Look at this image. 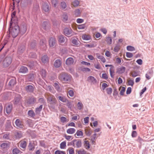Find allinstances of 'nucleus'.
Here are the masks:
<instances>
[{
    "mask_svg": "<svg viewBox=\"0 0 154 154\" xmlns=\"http://www.w3.org/2000/svg\"><path fill=\"white\" fill-rule=\"evenodd\" d=\"M108 87V85L106 83H103L102 85V88L103 90H104L105 89Z\"/></svg>",
    "mask_w": 154,
    "mask_h": 154,
    "instance_id": "64",
    "label": "nucleus"
},
{
    "mask_svg": "<svg viewBox=\"0 0 154 154\" xmlns=\"http://www.w3.org/2000/svg\"><path fill=\"white\" fill-rule=\"evenodd\" d=\"M120 49V47L119 45H117L114 48V51L115 52H118Z\"/></svg>",
    "mask_w": 154,
    "mask_h": 154,
    "instance_id": "58",
    "label": "nucleus"
},
{
    "mask_svg": "<svg viewBox=\"0 0 154 154\" xmlns=\"http://www.w3.org/2000/svg\"><path fill=\"white\" fill-rule=\"evenodd\" d=\"M28 115L31 117H34L35 115L34 111L32 110H30L28 112Z\"/></svg>",
    "mask_w": 154,
    "mask_h": 154,
    "instance_id": "39",
    "label": "nucleus"
},
{
    "mask_svg": "<svg viewBox=\"0 0 154 154\" xmlns=\"http://www.w3.org/2000/svg\"><path fill=\"white\" fill-rule=\"evenodd\" d=\"M68 94L71 97H73L74 95V92L72 90L69 91Z\"/></svg>",
    "mask_w": 154,
    "mask_h": 154,
    "instance_id": "63",
    "label": "nucleus"
},
{
    "mask_svg": "<svg viewBox=\"0 0 154 154\" xmlns=\"http://www.w3.org/2000/svg\"><path fill=\"white\" fill-rule=\"evenodd\" d=\"M41 60L43 63H45L48 62L49 59L46 55H45L42 57Z\"/></svg>",
    "mask_w": 154,
    "mask_h": 154,
    "instance_id": "15",
    "label": "nucleus"
},
{
    "mask_svg": "<svg viewBox=\"0 0 154 154\" xmlns=\"http://www.w3.org/2000/svg\"><path fill=\"white\" fill-rule=\"evenodd\" d=\"M42 107L43 105H41L38 107L36 108L35 110L36 113V114H39L42 109Z\"/></svg>",
    "mask_w": 154,
    "mask_h": 154,
    "instance_id": "30",
    "label": "nucleus"
},
{
    "mask_svg": "<svg viewBox=\"0 0 154 154\" xmlns=\"http://www.w3.org/2000/svg\"><path fill=\"white\" fill-rule=\"evenodd\" d=\"M20 96L16 97L14 99L15 103L17 104L20 100Z\"/></svg>",
    "mask_w": 154,
    "mask_h": 154,
    "instance_id": "56",
    "label": "nucleus"
},
{
    "mask_svg": "<svg viewBox=\"0 0 154 154\" xmlns=\"http://www.w3.org/2000/svg\"><path fill=\"white\" fill-rule=\"evenodd\" d=\"M27 92H32L34 90L33 87L30 85L27 86L25 88Z\"/></svg>",
    "mask_w": 154,
    "mask_h": 154,
    "instance_id": "18",
    "label": "nucleus"
},
{
    "mask_svg": "<svg viewBox=\"0 0 154 154\" xmlns=\"http://www.w3.org/2000/svg\"><path fill=\"white\" fill-rule=\"evenodd\" d=\"M82 38L84 40H88L91 39V37L89 35L84 34L82 35Z\"/></svg>",
    "mask_w": 154,
    "mask_h": 154,
    "instance_id": "23",
    "label": "nucleus"
},
{
    "mask_svg": "<svg viewBox=\"0 0 154 154\" xmlns=\"http://www.w3.org/2000/svg\"><path fill=\"white\" fill-rule=\"evenodd\" d=\"M42 9L44 11L49 13L50 9L49 4L47 3H44L42 5Z\"/></svg>",
    "mask_w": 154,
    "mask_h": 154,
    "instance_id": "8",
    "label": "nucleus"
},
{
    "mask_svg": "<svg viewBox=\"0 0 154 154\" xmlns=\"http://www.w3.org/2000/svg\"><path fill=\"white\" fill-rule=\"evenodd\" d=\"M20 146L21 148L24 149L26 146V143L25 140H22L20 142Z\"/></svg>",
    "mask_w": 154,
    "mask_h": 154,
    "instance_id": "25",
    "label": "nucleus"
},
{
    "mask_svg": "<svg viewBox=\"0 0 154 154\" xmlns=\"http://www.w3.org/2000/svg\"><path fill=\"white\" fill-rule=\"evenodd\" d=\"M67 152H68L69 154H74V150L72 147H69L67 150Z\"/></svg>",
    "mask_w": 154,
    "mask_h": 154,
    "instance_id": "41",
    "label": "nucleus"
},
{
    "mask_svg": "<svg viewBox=\"0 0 154 154\" xmlns=\"http://www.w3.org/2000/svg\"><path fill=\"white\" fill-rule=\"evenodd\" d=\"M152 73L153 72L152 71H149L146 74V77L148 80L150 79L151 76H152Z\"/></svg>",
    "mask_w": 154,
    "mask_h": 154,
    "instance_id": "33",
    "label": "nucleus"
},
{
    "mask_svg": "<svg viewBox=\"0 0 154 154\" xmlns=\"http://www.w3.org/2000/svg\"><path fill=\"white\" fill-rule=\"evenodd\" d=\"M61 60L59 59H58L55 61L54 63V67L56 68H58L61 66Z\"/></svg>",
    "mask_w": 154,
    "mask_h": 154,
    "instance_id": "12",
    "label": "nucleus"
},
{
    "mask_svg": "<svg viewBox=\"0 0 154 154\" xmlns=\"http://www.w3.org/2000/svg\"><path fill=\"white\" fill-rule=\"evenodd\" d=\"M39 44L41 47L43 48H45L46 46L45 41V40H40Z\"/></svg>",
    "mask_w": 154,
    "mask_h": 154,
    "instance_id": "27",
    "label": "nucleus"
},
{
    "mask_svg": "<svg viewBox=\"0 0 154 154\" xmlns=\"http://www.w3.org/2000/svg\"><path fill=\"white\" fill-rule=\"evenodd\" d=\"M28 71V69L27 67L25 66H21L19 70V73H25L27 72Z\"/></svg>",
    "mask_w": 154,
    "mask_h": 154,
    "instance_id": "16",
    "label": "nucleus"
},
{
    "mask_svg": "<svg viewBox=\"0 0 154 154\" xmlns=\"http://www.w3.org/2000/svg\"><path fill=\"white\" fill-rule=\"evenodd\" d=\"M127 49L128 51H132L135 50V49L134 47L131 46H128L127 47Z\"/></svg>",
    "mask_w": 154,
    "mask_h": 154,
    "instance_id": "45",
    "label": "nucleus"
},
{
    "mask_svg": "<svg viewBox=\"0 0 154 154\" xmlns=\"http://www.w3.org/2000/svg\"><path fill=\"white\" fill-rule=\"evenodd\" d=\"M15 136L17 138L19 139L22 137V133L21 131H17L15 134Z\"/></svg>",
    "mask_w": 154,
    "mask_h": 154,
    "instance_id": "34",
    "label": "nucleus"
},
{
    "mask_svg": "<svg viewBox=\"0 0 154 154\" xmlns=\"http://www.w3.org/2000/svg\"><path fill=\"white\" fill-rule=\"evenodd\" d=\"M60 120H61V122L63 123H64L68 121V120L67 121L66 118V117H63V116L61 117L60 118Z\"/></svg>",
    "mask_w": 154,
    "mask_h": 154,
    "instance_id": "62",
    "label": "nucleus"
},
{
    "mask_svg": "<svg viewBox=\"0 0 154 154\" xmlns=\"http://www.w3.org/2000/svg\"><path fill=\"white\" fill-rule=\"evenodd\" d=\"M106 41L107 44L108 45H111L112 42V39L110 37H106Z\"/></svg>",
    "mask_w": 154,
    "mask_h": 154,
    "instance_id": "37",
    "label": "nucleus"
},
{
    "mask_svg": "<svg viewBox=\"0 0 154 154\" xmlns=\"http://www.w3.org/2000/svg\"><path fill=\"white\" fill-rule=\"evenodd\" d=\"M55 154H66L65 151H61L59 150H57L55 151Z\"/></svg>",
    "mask_w": 154,
    "mask_h": 154,
    "instance_id": "57",
    "label": "nucleus"
},
{
    "mask_svg": "<svg viewBox=\"0 0 154 154\" xmlns=\"http://www.w3.org/2000/svg\"><path fill=\"white\" fill-rule=\"evenodd\" d=\"M82 70L83 72H89L91 71V69L88 68L84 67L82 69Z\"/></svg>",
    "mask_w": 154,
    "mask_h": 154,
    "instance_id": "60",
    "label": "nucleus"
},
{
    "mask_svg": "<svg viewBox=\"0 0 154 154\" xmlns=\"http://www.w3.org/2000/svg\"><path fill=\"white\" fill-rule=\"evenodd\" d=\"M19 32V28L17 26L13 27L10 32V33L13 37H16L18 35Z\"/></svg>",
    "mask_w": 154,
    "mask_h": 154,
    "instance_id": "2",
    "label": "nucleus"
},
{
    "mask_svg": "<svg viewBox=\"0 0 154 154\" xmlns=\"http://www.w3.org/2000/svg\"><path fill=\"white\" fill-rule=\"evenodd\" d=\"M97 43L96 42H94L92 43H90L89 44H86L85 46L87 47L94 48L97 46Z\"/></svg>",
    "mask_w": 154,
    "mask_h": 154,
    "instance_id": "26",
    "label": "nucleus"
},
{
    "mask_svg": "<svg viewBox=\"0 0 154 154\" xmlns=\"http://www.w3.org/2000/svg\"><path fill=\"white\" fill-rule=\"evenodd\" d=\"M126 55L127 57L131 58L133 56V54L132 53L127 52L126 53Z\"/></svg>",
    "mask_w": 154,
    "mask_h": 154,
    "instance_id": "59",
    "label": "nucleus"
},
{
    "mask_svg": "<svg viewBox=\"0 0 154 154\" xmlns=\"http://www.w3.org/2000/svg\"><path fill=\"white\" fill-rule=\"evenodd\" d=\"M63 137L68 141H70L72 139V137L70 135H68L66 134H64Z\"/></svg>",
    "mask_w": 154,
    "mask_h": 154,
    "instance_id": "29",
    "label": "nucleus"
},
{
    "mask_svg": "<svg viewBox=\"0 0 154 154\" xmlns=\"http://www.w3.org/2000/svg\"><path fill=\"white\" fill-rule=\"evenodd\" d=\"M12 109V105L11 104L8 103L5 105V110L7 114H9L11 112Z\"/></svg>",
    "mask_w": 154,
    "mask_h": 154,
    "instance_id": "7",
    "label": "nucleus"
},
{
    "mask_svg": "<svg viewBox=\"0 0 154 154\" xmlns=\"http://www.w3.org/2000/svg\"><path fill=\"white\" fill-rule=\"evenodd\" d=\"M16 78H13L10 81L9 83V85L11 86H13L16 84Z\"/></svg>",
    "mask_w": 154,
    "mask_h": 154,
    "instance_id": "20",
    "label": "nucleus"
},
{
    "mask_svg": "<svg viewBox=\"0 0 154 154\" xmlns=\"http://www.w3.org/2000/svg\"><path fill=\"white\" fill-rule=\"evenodd\" d=\"M40 74L43 78H45L46 75V72L45 70L42 69L41 71Z\"/></svg>",
    "mask_w": 154,
    "mask_h": 154,
    "instance_id": "44",
    "label": "nucleus"
},
{
    "mask_svg": "<svg viewBox=\"0 0 154 154\" xmlns=\"http://www.w3.org/2000/svg\"><path fill=\"white\" fill-rule=\"evenodd\" d=\"M120 94L122 95L124 94V93L125 92V88L124 87H121L120 89Z\"/></svg>",
    "mask_w": 154,
    "mask_h": 154,
    "instance_id": "43",
    "label": "nucleus"
},
{
    "mask_svg": "<svg viewBox=\"0 0 154 154\" xmlns=\"http://www.w3.org/2000/svg\"><path fill=\"white\" fill-rule=\"evenodd\" d=\"M88 81L92 84H96L97 83V80L96 79L92 76H90L88 78Z\"/></svg>",
    "mask_w": 154,
    "mask_h": 154,
    "instance_id": "13",
    "label": "nucleus"
},
{
    "mask_svg": "<svg viewBox=\"0 0 154 154\" xmlns=\"http://www.w3.org/2000/svg\"><path fill=\"white\" fill-rule=\"evenodd\" d=\"M77 28L79 29H84L85 28V24L79 25H78Z\"/></svg>",
    "mask_w": 154,
    "mask_h": 154,
    "instance_id": "48",
    "label": "nucleus"
},
{
    "mask_svg": "<svg viewBox=\"0 0 154 154\" xmlns=\"http://www.w3.org/2000/svg\"><path fill=\"white\" fill-rule=\"evenodd\" d=\"M25 50V47L24 45H21L20 46L18 50V53L19 54H21L23 53Z\"/></svg>",
    "mask_w": 154,
    "mask_h": 154,
    "instance_id": "24",
    "label": "nucleus"
},
{
    "mask_svg": "<svg viewBox=\"0 0 154 154\" xmlns=\"http://www.w3.org/2000/svg\"><path fill=\"white\" fill-rule=\"evenodd\" d=\"M63 32L64 34L67 36H70L73 35L72 30L70 27L65 28Z\"/></svg>",
    "mask_w": 154,
    "mask_h": 154,
    "instance_id": "5",
    "label": "nucleus"
},
{
    "mask_svg": "<svg viewBox=\"0 0 154 154\" xmlns=\"http://www.w3.org/2000/svg\"><path fill=\"white\" fill-rule=\"evenodd\" d=\"M12 62V58L10 57H6L3 61V66L4 67L8 66Z\"/></svg>",
    "mask_w": 154,
    "mask_h": 154,
    "instance_id": "4",
    "label": "nucleus"
},
{
    "mask_svg": "<svg viewBox=\"0 0 154 154\" xmlns=\"http://www.w3.org/2000/svg\"><path fill=\"white\" fill-rule=\"evenodd\" d=\"M79 42L77 38H73L72 41V43L74 45L79 46L80 45Z\"/></svg>",
    "mask_w": 154,
    "mask_h": 154,
    "instance_id": "19",
    "label": "nucleus"
},
{
    "mask_svg": "<svg viewBox=\"0 0 154 154\" xmlns=\"http://www.w3.org/2000/svg\"><path fill=\"white\" fill-rule=\"evenodd\" d=\"M128 85L131 86H133L134 84V81L131 79L128 80Z\"/></svg>",
    "mask_w": 154,
    "mask_h": 154,
    "instance_id": "50",
    "label": "nucleus"
},
{
    "mask_svg": "<svg viewBox=\"0 0 154 154\" xmlns=\"http://www.w3.org/2000/svg\"><path fill=\"white\" fill-rule=\"evenodd\" d=\"M59 79L64 82L70 81L71 80V76L66 73H62L59 76Z\"/></svg>",
    "mask_w": 154,
    "mask_h": 154,
    "instance_id": "1",
    "label": "nucleus"
},
{
    "mask_svg": "<svg viewBox=\"0 0 154 154\" xmlns=\"http://www.w3.org/2000/svg\"><path fill=\"white\" fill-rule=\"evenodd\" d=\"M8 144L6 143H4L1 145V147L3 149H5L7 147Z\"/></svg>",
    "mask_w": 154,
    "mask_h": 154,
    "instance_id": "53",
    "label": "nucleus"
},
{
    "mask_svg": "<svg viewBox=\"0 0 154 154\" xmlns=\"http://www.w3.org/2000/svg\"><path fill=\"white\" fill-rule=\"evenodd\" d=\"M79 4V2L78 0H75L72 3V5L74 7L78 6Z\"/></svg>",
    "mask_w": 154,
    "mask_h": 154,
    "instance_id": "42",
    "label": "nucleus"
},
{
    "mask_svg": "<svg viewBox=\"0 0 154 154\" xmlns=\"http://www.w3.org/2000/svg\"><path fill=\"white\" fill-rule=\"evenodd\" d=\"M80 14V11L79 9H77L76 10L74 11V14L76 16H79Z\"/></svg>",
    "mask_w": 154,
    "mask_h": 154,
    "instance_id": "47",
    "label": "nucleus"
},
{
    "mask_svg": "<svg viewBox=\"0 0 154 154\" xmlns=\"http://www.w3.org/2000/svg\"><path fill=\"white\" fill-rule=\"evenodd\" d=\"M72 142L73 143V146L74 147H75V144L76 145V147L77 148L80 147L81 146L82 143L81 141L80 140H77L76 139H74L72 140Z\"/></svg>",
    "mask_w": 154,
    "mask_h": 154,
    "instance_id": "10",
    "label": "nucleus"
},
{
    "mask_svg": "<svg viewBox=\"0 0 154 154\" xmlns=\"http://www.w3.org/2000/svg\"><path fill=\"white\" fill-rule=\"evenodd\" d=\"M49 24L47 22H44L42 24V28L45 30L48 29L49 28Z\"/></svg>",
    "mask_w": 154,
    "mask_h": 154,
    "instance_id": "14",
    "label": "nucleus"
},
{
    "mask_svg": "<svg viewBox=\"0 0 154 154\" xmlns=\"http://www.w3.org/2000/svg\"><path fill=\"white\" fill-rule=\"evenodd\" d=\"M56 41L55 38L51 37L49 40V44L50 47L51 48H53L55 46L56 44Z\"/></svg>",
    "mask_w": 154,
    "mask_h": 154,
    "instance_id": "6",
    "label": "nucleus"
},
{
    "mask_svg": "<svg viewBox=\"0 0 154 154\" xmlns=\"http://www.w3.org/2000/svg\"><path fill=\"white\" fill-rule=\"evenodd\" d=\"M20 150L18 149L15 148L13 150L12 152L13 154H18L19 153Z\"/></svg>",
    "mask_w": 154,
    "mask_h": 154,
    "instance_id": "52",
    "label": "nucleus"
},
{
    "mask_svg": "<svg viewBox=\"0 0 154 154\" xmlns=\"http://www.w3.org/2000/svg\"><path fill=\"white\" fill-rule=\"evenodd\" d=\"M66 102V106L68 107L70 109H71L72 107L73 106L72 103L71 102L69 101L68 100H67Z\"/></svg>",
    "mask_w": 154,
    "mask_h": 154,
    "instance_id": "51",
    "label": "nucleus"
},
{
    "mask_svg": "<svg viewBox=\"0 0 154 154\" xmlns=\"http://www.w3.org/2000/svg\"><path fill=\"white\" fill-rule=\"evenodd\" d=\"M66 147V142L64 141L61 143L60 144V147L61 149H64Z\"/></svg>",
    "mask_w": 154,
    "mask_h": 154,
    "instance_id": "36",
    "label": "nucleus"
},
{
    "mask_svg": "<svg viewBox=\"0 0 154 154\" xmlns=\"http://www.w3.org/2000/svg\"><path fill=\"white\" fill-rule=\"evenodd\" d=\"M48 103L51 104H55L57 102V100L55 97L50 94H48V97H47Z\"/></svg>",
    "mask_w": 154,
    "mask_h": 154,
    "instance_id": "3",
    "label": "nucleus"
},
{
    "mask_svg": "<svg viewBox=\"0 0 154 154\" xmlns=\"http://www.w3.org/2000/svg\"><path fill=\"white\" fill-rule=\"evenodd\" d=\"M65 41V38L63 35H60L58 37V41L60 43L64 42Z\"/></svg>",
    "mask_w": 154,
    "mask_h": 154,
    "instance_id": "28",
    "label": "nucleus"
},
{
    "mask_svg": "<svg viewBox=\"0 0 154 154\" xmlns=\"http://www.w3.org/2000/svg\"><path fill=\"white\" fill-rule=\"evenodd\" d=\"M62 19L63 21H66L68 19L67 15L66 14H63L62 16Z\"/></svg>",
    "mask_w": 154,
    "mask_h": 154,
    "instance_id": "35",
    "label": "nucleus"
},
{
    "mask_svg": "<svg viewBox=\"0 0 154 154\" xmlns=\"http://www.w3.org/2000/svg\"><path fill=\"white\" fill-rule=\"evenodd\" d=\"M58 98L60 101L63 102H66L67 100L66 98L64 97L59 96L58 97Z\"/></svg>",
    "mask_w": 154,
    "mask_h": 154,
    "instance_id": "38",
    "label": "nucleus"
},
{
    "mask_svg": "<svg viewBox=\"0 0 154 154\" xmlns=\"http://www.w3.org/2000/svg\"><path fill=\"white\" fill-rule=\"evenodd\" d=\"M36 101V99L35 98H31L28 100V103L30 104H32Z\"/></svg>",
    "mask_w": 154,
    "mask_h": 154,
    "instance_id": "40",
    "label": "nucleus"
},
{
    "mask_svg": "<svg viewBox=\"0 0 154 154\" xmlns=\"http://www.w3.org/2000/svg\"><path fill=\"white\" fill-rule=\"evenodd\" d=\"M60 6L62 9H65L66 7V3L65 2H62L61 3Z\"/></svg>",
    "mask_w": 154,
    "mask_h": 154,
    "instance_id": "54",
    "label": "nucleus"
},
{
    "mask_svg": "<svg viewBox=\"0 0 154 154\" xmlns=\"http://www.w3.org/2000/svg\"><path fill=\"white\" fill-rule=\"evenodd\" d=\"M51 2L52 5L54 7H56L57 4V0H51Z\"/></svg>",
    "mask_w": 154,
    "mask_h": 154,
    "instance_id": "55",
    "label": "nucleus"
},
{
    "mask_svg": "<svg viewBox=\"0 0 154 154\" xmlns=\"http://www.w3.org/2000/svg\"><path fill=\"white\" fill-rule=\"evenodd\" d=\"M15 124L17 128H23L24 127L23 122L19 119H17L16 120Z\"/></svg>",
    "mask_w": 154,
    "mask_h": 154,
    "instance_id": "9",
    "label": "nucleus"
},
{
    "mask_svg": "<svg viewBox=\"0 0 154 154\" xmlns=\"http://www.w3.org/2000/svg\"><path fill=\"white\" fill-rule=\"evenodd\" d=\"M76 130L74 128H69L66 131V132L67 134H73L75 132Z\"/></svg>",
    "mask_w": 154,
    "mask_h": 154,
    "instance_id": "21",
    "label": "nucleus"
},
{
    "mask_svg": "<svg viewBox=\"0 0 154 154\" xmlns=\"http://www.w3.org/2000/svg\"><path fill=\"white\" fill-rule=\"evenodd\" d=\"M87 138H85L84 140V146L86 149H89L90 147V142L86 140Z\"/></svg>",
    "mask_w": 154,
    "mask_h": 154,
    "instance_id": "17",
    "label": "nucleus"
},
{
    "mask_svg": "<svg viewBox=\"0 0 154 154\" xmlns=\"http://www.w3.org/2000/svg\"><path fill=\"white\" fill-rule=\"evenodd\" d=\"M106 90V91L107 93L108 94H111L112 93V89L111 88H107Z\"/></svg>",
    "mask_w": 154,
    "mask_h": 154,
    "instance_id": "49",
    "label": "nucleus"
},
{
    "mask_svg": "<svg viewBox=\"0 0 154 154\" xmlns=\"http://www.w3.org/2000/svg\"><path fill=\"white\" fill-rule=\"evenodd\" d=\"M78 109L81 110L83 108V106L82 103L80 102H79L77 104Z\"/></svg>",
    "mask_w": 154,
    "mask_h": 154,
    "instance_id": "46",
    "label": "nucleus"
},
{
    "mask_svg": "<svg viewBox=\"0 0 154 154\" xmlns=\"http://www.w3.org/2000/svg\"><path fill=\"white\" fill-rule=\"evenodd\" d=\"M97 57L99 59H100L103 63L106 62V60L105 58L102 56L100 55L99 54H96Z\"/></svg>",
    "mask_w": 154,
    "mask_h": 154,
    "instance_id": "22",
    "label": "nucleus"
},
{
    "mask_svg": "<svg viewBox=\"0 0 154 154\" xmlns=\"http://www.w3.org/2000/svg\"><path fill=\"white\" fill-rule=\"evenodd\" d=\"M126 68L124 66H122L118 69V72L119 73H122L125 72Z\"/></svg>",
    "mask_w": 154,
    "mask_h": 154,
    "instance_id": "32",
    "label": "nucleus"
},
{
    "mask_svg": "<svg viewBox=\"0 0 154 154\" xmlns=\"http://www.w3.org/2000/svg\"><path fill=\"white\" fill-rule=\"evenodd\" d=\"M75 135H76L78 137L81 138L83 136V133L82 131L78 130L77 131Z\"/></svg>",
    "mask_w": 154,
    "mask_h": 154,
    "instance_id": "31",
    "label": "nucleus"
},
{
    "mask_svg": "<svg viewBox=\"0 0 154 154\" xmlns=\"http://www.w3.org/2000/svg\"><path fill=\"white\" fill-rule=\"evenodd\" d=\"M74 63V59L71 57L68 58L66 60L65 63L68 66L72 65Z\"/></svg>",
    "mask_w": 154,
    "mask_h": 154,
    "instance_id": "11",
    "label": "nucleus"
},
{
    "mask_svg": "<svg viewBox=\"0 0 154 154\" xmlns=\"http://www.w3.org/2000/svg\"><path fill=\"white\" fill-rule=\"evenodd\" d=\"M78 154H86V152L84 149H81L78 151Z\"/></svg>",
    "mask_w": 154,
    "mask_h": 154,
    "instance_id": "61",
    "label": "nucleus"
}]
</instances>
